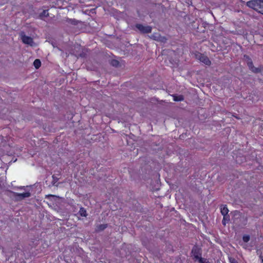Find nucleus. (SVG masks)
Segmentation results:
<instances>
[{
    "label": "nucleus",
    "instance_id": "nucleus-1",
    "mask_svg": "<svg viewBox=\"0 0 263 263\" xmlns=\"http://www.w3.org/2000/svg\"><path fill=\"white\" fill-rule=\"evenodd\" d=\"M247 5L263 14V0H251L247 3Z\"/></svg>",
    "mask_w": 263,
    "mask_h": 263
},
{
    "label": "nucleus",
    "instance_id": "nucleus-2",
    "mask_svg": "<svg viewBox=\"0 0 263 263\" xmlns=\"http://www.w3.org/2000/svg\"><path fill=\"white\" fill-rule=\"evenodd\" d=\"M191 254L194 260H197L201 257L202 250L198 246L194 245L192 248Z\"/></svg>",
    "mask_w": 263,
    "mask_h": 263
},
{
    "label": "nucleus",
    "instance_id": "nucleus-3",
    "mask_svg": "<svg viewBox=\"0 0 263 263\" xmlns=\"http://www.w3.org/2000/svg\"><path fill=\"white\" fill-rule=\"evenodd\" d=\"M195 57L197 59L206 65L209 66L211 64V62L209 58L204 54L197 52L195 53Z\"/></svg>",
    "mask_w": 263,
    "mask_h": 263
},
{
    "label": "nucleus",
    "instance_id": "nucleus-4",
    "mask_svg": "<svg viewBox=\"0 0 263 263\" xmlns=\"http://www.w3.org/2000/svg\"><path fill=\"white\" fill-rule=\"evenodd\" d=\"M10 192L13 194L14 196L16 198L15 199L16 201H21L25 198L31 196V193L29 192L23 193H18L12 191H10Z\"/></svg>",
    "mask_w": 263,
    "mask_h": 263
},
{
    "label": "nucleus",
    "instance_id": "nucleus-5",
    "mask_svg": "<svg viewBox=\"0 0 263 263\" xmlns=\"http://www.w3.org/2000/svg\"><path fill=\"white\" fill-rule=\"evenodd\" d=\"M136 28L143 33H149L152 32V28L149 26H143L142 24H137L136 25Z\"/></svg>",
    "mask_w": 263,
    "mask_h": 263
},
{
    "label": "nucleus",
    "instance_id": "nucleus-6",
    "mask_svg": "<svg viewBox=\"0 0 263 263\" xmlns=\"http://www.w3.org/2000/svg\"><path fill=\"white\" fill-rule=\"evenodd\" d=\"M244 57L248 59L247 65L249 69L254 72L257 73L259 72L258 69L254 66L253 62L249 57L247 55H245Z\"/></svg>",
    "mask_w": 263,
    "mask_h": 263
},
{
    "label": "nucleus",
    "instance_id": "nucleus-7",
    "mask_svg": "<svg viewBox=\"0 0 263 263\" xmlns=\"http://www.w3.org/2000/svg\"><path fill=\"white\" fill-rule=\"evenodd\" d=\"M21 39L23 43L25 44H27L32 46V44L33 43V39L30 36H27L25 34L22 35Z\"/></svg>",
    "mask_w": 263,
    "mask_h": 263
},
{
    "label": "nucleus",
    "instance_id": "nucleus-8",
    "mask_svg": "<svg viewBox=\"0 0 263 263\" xmlns=\"http://www.w3.org/2000/svg\"><path fill=\"white\" fill-rule=\"evenodd\" d=\"M220 210H221V214L223 216H225V215H229L228 214V212H229V210L227 208L226 205H222L221 206V208H220Z\"/></svg>",
    "mask_w": 263,
    "mask_h": 263
},
{
    "label": "nucleus",
    "instance_id": "nucleus-9",
    "mask_svg": "<svg viewBox=\"0 0 263 263\" xmlns=\"http://www.w3.org/2000/svg\"><path fill=\"white\" fill-rule=\"evenodd\" d=\"M107 227V224H101L97 226L96 231L101 232L104 230Z\"/></svg>",
    "mask_w": 263,
    "mask_h": 263
},
{
    "label": "nucleus",
    "instance_id": "nucleus-10",
    "mask_svg": "<svg viewBox=\"0 0 263 263\" xmlns=\"http://www.w3.org/2000/svg\"><path fill=\"white\" fill-rule=\"evenodd\" d=\"M66 22L71 25H77L80 22L74 19V18H67L66 20Z\"/></svg>",
    "mask_w": 263,
    "mask_h": 263
},
{
    "label": "nucleus",
    "instance_id": "nucleus-11",
    "mask_svg": "<svg viewBox=\"0 0 263 263\" xmlns=\"http://www.w3.org/2000/svg\"><path fill=\"white\" fill-rule=\"evenodd\" d=\"M46 198H51L53 199V200L54 201H57V200L58 199H62L63 198L58 196H56V195H51V194H49V195H46Z\"/></svg>",
    "mask_w": 263,
    "mask_h": 263
},
{
    "label": "nucleus",
    "instance_id": "nucleus-12",
    "mask_svg": "<svg viewBox=\"0 0 263 263\" xmlns=\"http://www.w3.org/2000/svg\"><path fill=\"white\" fill-rule=\"evenodd\" d=\"M33 65L36 69L39 68L41 66V62L39 59H35L33 62Z\"/></svg>",
    "mask_w": 263,
    "mask_h": 263
},
{
    "label": "nucleus",
    "instance_id": "nucleus-13",
    "mask_svg": "<svg viewBox=\"0 0 263 263\" xmlns=\"http://www.w3.org/2000/svg\"><path fill=\"white\" fill-rule=\"evenodd\" d=\"M173 99L175 101H183L184 99V97L182 95H174L173 96Z\"/></svg>",
    "mask_w": 263,
    "mask_h": 263
},
{
    "label": "nucleus",
    "instance_id": "nucleus-14",
    "mask_svg": "<svg viewBox=\"0 0 263 263\" xmlns=\"http://www.w3.org/2000/svg\"><path fill=\"white\" fill-rule=\"evenodd\" d=\"M230 221V216L229 215H225L223 216V218L222 221V223L223 226H226L227 222Z\"/></svg>",
    "mask_w": 263,
    "mask_h": 263
},
{
    "label": "nucleus",
    "instance_id": "nucleus-15",
    "mask_svg": "<svg viewBox=\"0 0 263 263\" xmlns=\"http://www.w3.org/2000/svg\"><path fill=\"white\" fill-rule=\"evenodd\" d=\"M79 214L81 216L86 217L87 213L84 208H81L79 211Z\"/></svg>",
    "mask_w": 263,
    "mask_h": 263
},
{
    "label": "nucleus",
    "instance_id": "nucleus-16",
    "mask_svg": "<svg viewBox=\"0 0 263 263\" xmlns=\"http://www.w3.org/2000/svg\"><path fill=\"white\" fill-rule=\"evenodd\" d=\"M111 65L114 67H118L119 65V62L116 60H111L110 62Z\"/></svg>",
    "mask_w": 263,
    "mask_h": 263
},
{
    "label": "nucleus",
    "instance_id": "nucleus-17",
    "mask_svg": "<svg viewBox=\"0 0 263 263\" xmlns=\"http://www.w3.org/2000/svg\"><path fill=\"white\" fill-rule=\"evenodd\" d=\"M48 15V12L47 10H44L42 13L40 14V17L42 18L44 16H47Z\"/></svg>",
    "mask_w": 263,
    "mask_h": 263
},
{
    "label": "nucleus",
    "instance_id": "nucleus-18",
    "mask_svg": "<svg viewBox=\"0 0 263 263\" xmlns=\"http://www.w3.org/2000/svg\"><path fill=\"white\" fill-rule=\"evenodd\" d=\"M199 263H210L206 258L201 257L197 260Z\"/></svg>",
    "mask_w": 263,
    "mask_h": 263
},
{
    "label": "nucleus",
    "instance_id": "nucleus-19",
    "mask_svg": "<svg viewBox=\"0 0 263 263\" xmlns=\"http://www.w3.org/2000/svg\"><path fill=\"white\" fill-rule=\"evenodd\" d=\"M250 236L248 235H245L242 237V240L245 242H248L250 240Z\"/></svg>",
    "mask_w": 263,
    "mask_h": 263
},
{
    "label": "nucleus",
    "instance_id": "nucleus-20",
    "mask_svg": "<svg viewBox=\"0 0 263 263\" xmlns=\"http://www.w3.org/2000/svg\"><path fill=\"white\" fill-rule=\"evenodd\" d=\"M52 185H55V183L59 180V178L56 177L55 175H53L52 176Z\"/></svg>",
    "mask_w": 263,
    "mask_h": 263
},
{
    "label": "nucleus",
    "instance_id": "nucleus-21",
    "mask_svg": "<svg viewBox=\"0 0 263 263\" xmlns=\"http://www.w3.org/2000/svg\"><path fill=\"white\" fill-rule=\"evenodd\" d=\"M229 260L230 263H238V261L233 257H229Z\"/></svg>",
    "mask_w": 263,
    "mask_h": 263
},
{
    "label": "nucleus",
    "instance_id": "nucleus-22",
    "mask_svg": "<svg viewBox=\"0 0 263 263\" xmlns=\"http://www.w3.org/2000/svg\"><path fill=\"white\" fill-rule=\"evenodd\" d=\"M256 253H257V255H259V256H260V254H261V252L259 250H257V251H256Z\"/></svg>",
    "mask_w": 263,
    "mask_h": 263
},
{
    "label": "nucleus",
    "instance_id": "nucleus-23",
    "mask_svg": "<svg viewBox=\"0 0 263 263\" xmlns=\"http://www.w3.org/2000/svg\"><path fill=\"white\" fill-rule=\"evenodd\" d=\"M259 258L261 260V263H263V257H262V255H261V254H260Z\"/></svg>",
    "mask_w": 263,
    "mask_h": 263
},
{
    "label": "nucleus",
    "instance_id": "nucleus-24",
    "mask_svg": "<svg viewBox=\"0 0 263 263\" xmlns=\"http://www.w3.org/2000/svg\"><path fill=\"white\" fill-rule=\"evenodd\" d=\"M25 186H21L20 187V189H24Z\"/></svg>",
    "mask_w": 263,
    "mask_h": 263
},
{
    "label": "nucleus",
    "instance_id": "nucleus-25",
    "mask_svg": "<svg viewBox=\"0 0 263 263\" xmlns=\"http://www.w3.org/2000/svg\"><path fill=\"white\" fill-rule=\"evenodd\" d=\"M4 164H7V163L5 162H4Z\"/></svg>",
    "mask_w": 263,
    "mask_h": 263
}]
</instances>
